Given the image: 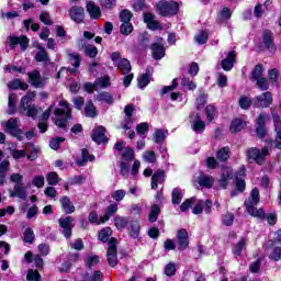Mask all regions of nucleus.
<instances>
[{"instance_id": "a878e982", "label": "nucleus", "mask_w": 281, "mask_h": 281, "mask_svg": "<svg viewBox=\"0 0 281 281\" xmlns=\"http://www.w3.org/2000/svg\"><path fill=\"white\" fill-rule=\"evenodd\" d=\"M29 79L31 80V85L36 89L43 87V78H41V72L38 70L29 72Z\"/></svg>"}, {"instance_id": "9d476101", "label": "nucleus", "mask_w": 281, "mask_h": 281, "mask_svg": "<svg viewBox=\"0 0 281 281\" xmlns=\"http://www.w3.org/2000/svg\"><path fill=\"white\" fill-rule=\"evenodd\" d=\"M190 124L194 133H203L205 131V121L201 120V114L193 113L190 116Z\"/></svg>"}, {"instance_id": "c756f323", "label": "nucleus", "mask_w": 281, "mask_h": 281, "mask_svg": "<svg viewBox=\"0 0 281 281\" xmlns=\"http://www.w3.org/2000/svg\"><path fill=\"white\" fill-rule=\"evenodd\" d=\"M115 214H117V204L116 203L110 204L106 207L105 214L101 216V223H106V221H109L111 216Z\"/></svg>"}, {"instance_id": "a19ab883", "label": "nucleus", "mask_w": 281, "mask_h": 281, "mask_svg": "<svg viewBox=\"0 0 281 281\" xmlns=\"http://www.w3.org/2000/svg\"><path fill=\"white\" fill-rule=\"evenodd\" d=\"M217 113L218 111L216 110V106L212 104L206 105L205 115H206L207 122H212L216 117Z\"/></svg>"}, {"instance_id": "6ab92c4d", "label": "nucleus", "mask_w": 281, "mask_h": 281, "mask_svg": "<svg viewBox=\"0 0 281 281\" xmlns=\"http://www.w3.org/2000/svg\"><path fill=\"white\" fill-rule=\"evenodd\" d=\"M165 180H166V171L158 169L151 176V190H157V188H159V183H164Z\"/></svg>"}, {"instance_id": "473e14b6", "label": "nucleus", "mask_w": 281, "mask_h": 281, "mask_svg": "<svg viewBox=\"0 0 281 281\" xmlns=\"http://www.w3.org/2000/svg\"><path fill=\"white\" fill-rule=\"evenodd\" d=\"M16 94L12 93L9 95L8 102V115H14L16 113Z\"/></svg>"}, {"instance_id": "c03bdc74", "label": "nucleus", "mask_w": 281, "mask_h": 281, "mask_svg": "<svg viewBox=\"0 0 281 281\" xmlns=\"http://www.w3.org/2000/svg\"><path fill=\"white\" fill-rule=\"evenodd\" d=\"M207 38H210V35L205 31H200L194 36V41L195 43H198V45H205V43H207Z\"/></svg>"}, {"instance_id": "338daca9", "label": "nucleus", "mask_w": 281, "mask_h": 281, "mask_svg": "<svg viewBox=\"0 0 281 281\" xmlns=\"http://www.w3.org/2000/svg\"><path fill=\"white\" fill-rule=\"evenodd\" d=\"M130 236L132 238H139V224L133 223L130 228Z\"/></svg>"}, {"instance_id": "052dcab7", "label": "nucleus", "mask_w": 281, "mask_h": 281, "mask_svg": "<svg viewBox=\"0 0 281 281\" xmlns=\"http://www.w3.org/2000/svg\"><path fill=\"white\" fill-rule=\"evenodd\" d=\"M111 196L114 201H124V198L126 196V191L123 189L116 190L112 192Z\"/></svg>"}, {"instance_id": "680f3d73", "label": "nucleus", "mask_w": 281, "mask_h": 281, "mask_svg": "<svg viewBox=\"0 0 281 281\" xmlns=\"http://www.w3.org/2000/svg\"><path fill=\"white\" fill-rule=\"evenodd\" d=\"M262 78V65H257L251 72V80H260Z\"/></svg>"}, {"instance_id": "e433bc0d", "label": "nucleus", "mask_w": 281, "mask_h": 281, "mask_svg": "<svg viewBox=\"0 0 281 281\" xmlns=\"http://www.w3.org/2000/svg\"><path fill=\"white\" fill-rule=\"evenodd\" d=\"M81 159L77 160V166H86L88 161H93L95 159L94 156L89 155V150L82 149Z\"/></svg>"}, {"instance_id": "f8f14e48", "label": "nucleus", "mask_w": 281, "mask_h": 281, "mask_svg": "<svg viewBox=\"0 0 281 281\" xmlns=\"http://www.w3.org/2000/svg\"><path fill=\"white\" fill-rule=\"evenodd\" d=\"M164 38H159L158 43H155L151 45V50H153V58L155 60H161L164 56H166V48H164Z\"/></svg>"}, {"instance_id": "864d4df0", "label": "nucleus", "mask_w": 281, "mask_h": 281, "mask_svg": "<svg viewBox=\"0 0 281 281\" xmlns=\"http://www.w3.org/2000/svg\"><path fill=\"white\" fill-rule=\"evenodd\" d=\"M99 102H105V104H113V95L109 92H102L97 95Z\"/></svg>"}, {"instance_id": "4c0bfd02", "label": "nucleus", "mask_w": 281, "mask_h": 281, "mask_svg": "<svg viewBox=\"0 0 281 281\" xmlns=\"http://www.w3.org/2000/svg\"><path fill=\"white\" fill-rule=\"evenodd\" d=\"M34 98H36V93L34 92H29L26 95H24L21 99V105H20L21 111H23V109H27V106H30V102H32Z\"/></svg>"}, {"instance_id": "37998d69", "label": "nucleus", "mask_w": 281, "mask_h": 281, "mask_svg": "<svg viewBox=\"0 0 281 281\" xmlns=\"http://www.w3.org/2000/svg\"><path fill=\"white\" fill-rule=\"evenodd\" d=\"M263 44L267 49H273V35L270 31L263 32Z\"/></svg>"}, {"instance_id": "cd10ccee", "label": "nucleus", "mask_w": 281, "mask_h": 281, "mask_svg": "<svg viewBox=\"0 0 281 281\" xmlns=\"http://www.w3.org/2000/svg\"><path fill=\"white\" fill-rule=\"evenodd\" d=\"M245 126H247V122L241 119H235L231 123L229 131L231 133H239V131H243Z\"/></svg>"}, {"instance_id": "f704fd0d", "label": "nucleus", "mask_w": 281, "mask_h": 281, "mask_svg": "<svg viewBox=\"0 0 281 281\" xmlns=\"http://www.w3.org/2000/svg\"><path fill=\"white\" fill-rule=\"evenodd\" d=\"M201 188H212L214 186V178L212 176H201L198 181Z\"/></svg>"}, {"instance_id": "ddd939ff", "label": "nucleus", "mask_w": 281, "mask_h": 281, "mask_svg": "<svg viewBox=\"0 0 281 281\" xmlns=\"http://www.w3.org/2000/svg\"><path fill=\"white\" fill-rule=\"evenodd\" d=\"M69 18L71 21H75V23H82L85 21V9L78 5L70 8Z\"/></svg>"}, {"instance_id": "f03ea898", "label": "nucleus", "mask_w": 281, "mask_h": 281, "mask_svg": "<svg viewBox=\"0 0 281 281\" xmlns=\"http://www.w3.org/2000/svg\"><path fill=\"white\" fill-rule=\"evenodd\" d=\"M59 106L54 111L53 122L58 128H67V121L71 120V108L67 101H59Z\"/></svg>"}, {"instance_id": "4be33fe9", "label": "nucleus", "mask_w": 281, "mask_h": 281, "mask_svg": "<svg viewBox=\"0 0 281 281\" xmlns=\"http://www.w3.org/2000/svg\"><path fill=\"white\" fill-rule=\"evenodd\" d=\"M10 196H18V199L25 201V199H27V188L23 183L15 184L13 187V191L11 192Z\"/></svg>"}, {"instance_id": "1a4fd4ad", "label": "nucleus", "mask_w": 281, "mask_h": 281, "mask_svg": "<svg viewBox=\"0 0 281 281\" xmlns=\"http://www.w3.org/2000/svg\"><path fill=\"white\" fill-rule=\"evenodd\" d=\"M59 227L65 238H71V231L74 229V217L66 216L59 218Z\"/></svg>"}, {"instance_id": "79ce46f5", "label": "nucleus", "mask_w": 281, "mask_h": 281, "mask_svg": "<svg viewBox=\"0 0 281 281\" xmlns=\"http://www.w3.org/2000/svg\"><path fill=\"white\" fill-rule=\"evenodd\" d=\"M247 247V239L241 238L233 248V254L235 256H241L243 250Z\"/></svg>"}, {"instance_id": "09e8293b", "label": "nucleus", "mask_w": 281, "mask_h": 281, "mask_svg": "<svg viewBox=\"0 0 281 281\" xmlns=\"http://www.w3.org/2000/svg\"><path fill=\"white\" fill-rule=\"evenodd\" d=\"M114 225L119 229H124V227H126L128 225V217L116 216L114 218Z\"/></svg>"}, {"instance_id": "2f4dec72", "label": "nucleus", "mask_w": 281, "mask_h": 281, "mask_svg": "<svg viewBox=\"0 0 281 281\" xmlns=\"http://www.w3.org/2000/svg\"><path fill=\"white\" fill-rule=\"evenodd\" d=\"M216 157L218 161H227V159L232 157V150L229 149V147H222L217 150Z\"/></svg>"}, {"instance_id": "5701e85b", "label": "nucleus", "mask_w": 281, "mask_h": 281, "mask_svg": "<svg viewBox=\"0 0 281 281\" xmlns=\"http://www.w3.org/2000/svg\"><path fill=\"white\" fill-rule=\"evenodd\" d=\"M124 113H125V124L123 125V128L125 131H128L131 128L128 124H133V113H135V106L134 105H125L124 108Z\"/></svg>"}, {"instance_id": "de8ad7c7", "label": "nucleus", "mask_w": 281, "mask_h": 281, "mask_svg": "<svg viewBox=\"0 0 281 281\" xmlns=\"http://www.w3.org/2000/svg\"><path fill=\"white\" fill-rule=\"evenodd\" d=\"M109 85H111V81H110L109 77H106V76L98 78L94 81V86L97 87V89H106V87H109Z\"/></svg>"}, {"instance_id": "bf43d9fd", "label": "nucleus", "mask_w": 281, "mask_h": 281, "mask_svg": "<svg viewBox=\"0 0 281 281\" xmlns=\"http://www.w3.org/2000/svg\"><path fill=\"white\" fill-rule=\"evenodd\" d=\"M195 203H196V198H195V196L186 200V201L180 205L181 212H188V210H190V207H192V205H194Z\"/></svg>"}, {"instance_id": "f3484780", "label": "nucleus", "mask_w": 281, "mask_h": 281, "mask_svg": "<svg viewBox=\"0 0 281 281\" xmlns=\"http://www.w3.org/2000/svg\"><path fill=\"white\" fill-rule=\"evenodd\" d=\"M14 45H20L22 52H25L30 46V38L27 36L22 35L20 37H10V47H14Z\"/></svg>"}, {"instance_id": "20e7f679", "label": "nucleus", "mask_w": 281, "mask_h": 281, "mask_svg": "<svg viewBox=\"0 0 281 281\" xmlns=\"http://www.w3.org/2000/svg\"><path fill=\"white\" fill-rule=\"evenodd\" d=\"M20 123L21 121L16 117L9 119L5 124V133L12 135V137H16L19 142H23L25 133H23V131L19 128Z\"/></svg>"}, {"instance_id": "ea45409f", "label": "nucleus", "mask_w": 281, "mask_h": 281, "mask_svg": "<svg viewBox=\"0 0 281 281\" xmlns=\"http://www.w3.org/2000/svg\"><path fill=\"white\" fill-rule=\"evenodd\" d=\"M159 214H161V207H159V205H157V204H154L151 206L150 213L148 215L149 223L157 222Z\"/></svg>"}, {"instance_id": "a18cd8bd", "label": "nucleus", "mask_w": 281, "mask_h": 281, "mask_svg": "<svg viewBox=\"0 0 281 281\" xmlns=\"http://www.w3.org/2000/svg\"><path fill=\"white\" fill-rule=\"evenodd\" d=\"M22 111H24L27 117H32V120H36V116L38 115V108L36 105H29L27 108H24Z\"/></svg>"}, {"instance_id": "aec40b11", "label": "nucleus", "mask_w": 281, "mask_h": 281, "mask_svg": "<svg viewBox=\"0 0 281 281\" xmlns=\"http://www.w3.org/2000/svg\"><path fill=\"white\" fill-rule=\"evenodd\" d=\"M144 23H146L148 30H161V24L157 20H155V14L145 13L144 14Z\"/></svg>"}, {"instance_id": "58836bf2", "label": "nucleus", "mask_w": 281, "mask_h": 281, "mask_svg": "<svg viewBox=\"0 0 281 281\" xmlns=\"http://www.w3.org/2000/svg\"><path fill=\"white\" fill-rule=\"evenodd\" d=\"M121 157L125 161H133V159H135V150H133V148H131V147H125L121 151Z\"/></svg>"}, {"instance_id": "7ed1b4c3", "label": "nucleus", "mask_w": 281, "mask_h": 281, "mask_svg": "<svg viewBox=\"0 0 281 281\" xmlns=\"http://www.w3.org/2000/svg\"><path fill=\"white\" fill-rule=\"evenodd\" d=\"M156 8L160 16H175L179 12V3L175 1H159L156 3Z\"/></svg>"}, {"instance_id": "603ef678", "label": "nucleus", "mask_w": 281, "mask_h": 281, "mask_svg": "<svg viewBox=\"0 0 281 281\" xmlns=\"http://www.w3.org/2000/svg\"><path fill=\"white\" fill-rule=\"evenodd\" d=\"M35 59L37 63H49V55H47V50H45V48H42L35 55Z\"/></svg>"}, {"instance_id": "39448f33", "label": "nucleus", "mask_w": 281, "mask_h": 281, "mask_svg": "<svg viewBox=\"0 0 281 281\" xmlns=\"http://www.w3.org/2000/svg\"><path fill=\"white\" fill-rule=\"evenodd\" d=\"M248 159H252L259 166L265 164V159L269 155V147H263L261 150L258 148H250L246 151Z\"/></svg>"}, {"instance_id": "f257e3e1", "label": "nucleus", "mask_w": 281, "mask_h": 281, "mask_svg": "<svg viewBox=\"0 0 281 281\" xmlns=\"http://www.w3.org/2000/svg\"><path fill=\"white\" fill-rule=\"evenodd\" d=\"M260 203V191H258V188H255L250 192L249 199L245 201L246 210L250 216H254L255 218H267V222L269 225H276V214H265V211L262 209H256V204Z\"/></svg>"}, {"instance_id": "5fc2aeb1", "label": "nucleus", "mask_w": 281, "mask_h": 281, "mask_svg": "<svg viewBox=\"0 0 281 281\" xmlns=\"http://www.w3.org/2000/svg\"><path fill=\"white\" fill-rule=\"evenodd\" d=\"M143 159L147 164H155L157 161V155L153 150H147L143 154Z\"/></svg>"}, {"instance_id": "423d86ee", "label": "nucleus", "mask_w": 281, "mask_h": 281, "mask_svg": "<svg viewBox=\"0 0 281 281\" xmlns=\"http://www.w3.org/2000/svg\"><path fill=\"white\" fill-rule=\"evenodd\" d=\"M273 104V95L271 92H263L252 99V106L256 109H269Z\"/></svg>"}, {"instance_id": "a211bd4d", "label": "nucleus", "mask_w": 281, "mask_h": 281, "mask_svg": "<svg viewBox=\"0 0 281 281\" xmlns=\"http://www.w3.org/2000/svg\"><path fill=\"white\" fill-rule=\"evenodd\" d=\"M234 63H236V53L231 50L226 58L221 61L222 69H224V71H232Z\"/></svg>"}, {"instance_id": "393cba45", "label": "nucleus", "mask_w": 281, "mask_h": 281, "mask_svg": "<svg viewBox=\"0 0 281 281\" xmlns=\"http://www.w3.org/2000/svg\"><path fill=\"white\" fill-rule=\"evenodd\" d=\"M87 12L90 14L91 19H100V16H102L100 7L95 5V2L93 1L88 2Z\"/></svg>"}, {"instance_id": "0eeeda50", "label": "nucleus", "mask_w": 281, "mask_h": 281, "mask_svg": "<svg viewBox=\"0 0 281 281\" xmlns=\"http://www.w3.org/2000/svg\"><path fill=\"white\" fill-rule=\"evenodd\" d=\"M106 258L110 267L117 266V239L111 238L108 244Z\"/></svg>"}, {"instance_id": "72a5a7b5", "label": "nucleus", "mask_w": 281, "mask_h": 281, "mask_svg": "<svg viewBox=\"0 0 281 281\" xmlns=\"http://www.w3.org/2000/svg\"><path fill=\"white\" fill-rule=\"evenodd\" d=\"M85 115L86 117H95L98 115V110L93 104V101H88L85 105Z\"/></svg>"}, {"instance_id": "dca6fc26", "label": "nucleus", "mask_w": 281, "mask_h": 281, "mask_svg": "<svg viewBox=\"0 0 281 281\" xmlns=\"http://www.w3.org/2000/svg\"><path fill=\"white\" fill-rule=\"evenodd\" d=\"M104 133H106L104 126H98L92 132V140L95 142V144H104L108 142L106 135Z\"/></svg>"}, {"instance_id": "4468645a", "label": "nucleus", "mask_w": 281, "mask_h": 281, "mask_svg": "<svg viewBox=\"0 0 281 281\" xmlns=\"http://www.w3.org/2000/svg\"><path fill=\"white\" fill-rule=\"evenodd\" d=\"M266 122H267V114L261 113L256 121V124H257L256 133H257V136H259L260 138L267 135V127L265 126Z\"/></svg>"}, {"instance_id": "6e6552de", "label": "nucleus", "mask_w": 281, "mask_h": 281, "mask_svg": "<svg viewBox=\"0 0 281 281\" xmlns=\"http://www.w3.org/2000/svg\"><path fill=\"white\" fill-rule=\"evenodd\" d=\"M195 204L192 209V214H203V210L205 214H212V201L211 200H198L195 201Z\"/></svg>"}, {"instance_id": "3c124183", "label": "nucleus", "mask_w": 281, "mask_h": 281, "mask_svg": "<svg viewBox=\"0 0 281 281\" xmlns=\"http://www.w3.org/2000/svg\"><path fill=\"white\" fill-rule=\"evenodd\" d=\"M155 144H164L166 142V132L164 130H156L154 133Z\"/></svg>"}, {"instance_id": "13d9d810", "label": "nucleus", "mask_w": 281, "mask_h": 281, "mask_svg": "<svg viewBox=\"0 0 281 281\" xmlns=\"http://www.w3.org/2000/svg\"><path fill=\"white\" fill-rule=\"evenodd\" d=\"M46 180L48 186H57L58 182L60 181V178L58 177V173L53 171L46 176Z\"/></svg>"}, {"instance_id": "49530a36", "label": "nucleus", "mask_w": 281, "mask_h": 281, "mask_svg": "<svg viewBox=\"0 0 281 281\" xmlns=\"http://www.w3.org/2000/svg\"><path fill=\"white\" fill-rule=\"evenodd\" d=\"M23 236H24V243H27L29 245H32L36 239V236L34 235V231L31 227L25 228Z\"/></svg>"}, {"instance_id": "c9c22d12", "label": "nucleus", "mask_w": 281, "mask_h": 281, "mask_svg": "<svg viewBox=\"0 0 281 281\" xmlns=\"http://www.w3.org/2000/svg\"><path fill=\"white\" fill-rule=\"evenodd\" d=\"M111 236H113L111 227H104L99 232V240H101V243H109Z\"/></svg>"}, {"instance_id": "c85d7f7f", "label": "nucleus", "mask_w": 281, "mask_h": 281, "mask_svg": "<svg viewBox=\"0 0 281 281\" xmlns=\"http://www.w3.org/2000/svg\"><path fill=\"white\" fill-rule=\"evenodd\" d=\"M114 67H116V69L121 71L123 76H126V74H131V61H128V59L126 58L121 59L120 63Z\"/></svg>"}, {"instance_id": "412c9836", "label": "nucleus", "mask_w": 281, "mask_h": 281, "mask_svg": "<svg viewBox=\"0 0 281 281\" xmlns=\"http://www.w3.org/2000/svg\"><path fill=\"white\" fill-rule=\"evenodd\" d=\"M177 240H178L180 251L188 249V245H190V241L188 239V231L180 229L177 234Z\"/></svg>"}, {"instance_id": "0e129e2a", "label": "nucleus", "mask_w": 281, "mask_h": 281, "mask_svg": "<svg viewBox=\"0 0 281 281\" xmlns=\"http://www.w3.org/2000/svg\"><path fill=\"white\" fill-rule=\"evenodd\" d=\"M133 32V24L131 22H122L121 34L128 36Z\"/></svg>"}, {"instance_id": "8fccbe9b", "label": "nucleus", "mask_w": 281, "mask_h": 281, "mask_svg": "<svg viewBox=\"0 0 281 281\" xmlns=\"http://www.w3.org/2000/svg\"><path fill=\"white\" fill-rule=\"evenodd\" d=\"M239 106L240 109H244L245 111H247V109H249V106H251V104H254V100H251L249 97L247 95H241L239 98Z\"/></svg>"}, {"instance_id": "2eb2a0df", "label": "nucleus", "mask_w": 281, "mask_h": 281, "mask_svg": "<svg viewBox=\"0 0 281 281\" xmlns=\"http://www.w3.org/2000/svg\"><path fill=\"white\" fill-rule=\"evenodd\" d=\"M234 178V170L232 169V167H226L224 169H222V176L220 179V187L223 188L225 190V188H227V186H229V179Z\"/></svg>"}, {"instance_id": "bb28decb", "label": "nucleus", "mask_w": 281, "mask_h": 281, "mask_svg": "<svg viewBox=\"0 0 281 281\" xmlns=\"http://www.w3.org/2000/svg\"><path fill=\"white\" fill-rule=\"evenodd\" d=\"M153 76V67L147 68V72L140 76L138 81L139 89H145L150 83V77Z\"/></svg>"}, {"instance_id": "774afa93", "label": "nucleus", "mask_w": 281, "mask_h": 281, "mask_svg": "<svg viewBox=\"0 0 281 281\" xmlns=\"http://www.w3.org/2000/svg\"><path fill=\"white\" fill-rule=\"evenodd\" d=\"M103 278L104 274L100 270H97L92 273L90 279H85L83 281H102Z\"/></svg>"}, {"instance_id": "4d7b16f0", "label": "nucleus", "mask_w": 281, "mask_h": 281, "mask_svg": "<svg viewBox=\"0 0 281 281\" xmlns=\"http://www.w3.org/2000/svg\"><path fill=\"white\" fill-rule=\"evenodd\" d=\"M68 56L70 65H72L75 69H78V67H80V55L78 53H71L68 54Z\"/></svg>"}, {"instance_id": "69168bd1", "label": "nucleus", "mask_w": 281, "mask_h": 281, "mask_svg": "<svg viewBox=\"0 0 281 281\" xmlns=\"http://www.w3.org/2000/svg\"><path fill=\"white\" fill-rule=\"evenodd\" d=\"M27 281H41V274L38 270H29L26 274Z\"/></svg>"}, {"instance_id": "9b49d317", "label": "nucleus", "mask_w": 281, "mask_h": 281, "mask_svg": "<svg viewBox=\"0 0 281 281\" xmlns=\"http://www.w3.org/2000/svg\"><path fill=\"white\" fill-rule=\"evenodd\" d=\"M78 47L79 49H83L86 56H89V58H95L98 56V47L87 44L85 40L78 41Z\"/></svg>"}, {"instance_id": "b1692460", "label": "nucleus", "mask_w": 281, "mask_h": 281, "mask_svg": "<svg viewBox=\"0 0 281 281\" xmlns=\"http://www.w3.org/2000/svg\"><path fill=\"white\" fill-rule=\"evenodd\" d=\"M59 201L66 214H74L76 212V206H74L69 196L65 195Z\"/></svg>"}, {"instance_id": "6e6d98bb", "label": "nucleus", "mask_w": 281, "mask_h": 281, "mask_svg": "<svg viewBox=\"0 0 281 281\" xmlns=\"http://www.w3.org/2000/svg\"><path fill=\"white\" fill-rule=\"evenodd\" d=\"M181 87H187L189 91H194L196 89V83L188 77H183L180 82Z\"/></svg>"}, {"instance_id": "e2e57ef3", "label": "nucleus", "mask_w": 281, "mask_h": 281, "mask_svg": "<svg viewBox=\"0 0 281 281\" xmlns=\"http://www.w3.org/2000/svg\"><path fill=\"white\" fill-rule=\"evenodd\" d=\"M40 21L44 23V25H53L52 15L47 11H44L40 14Z\"/></svg>"}, {"instance_id": "7c9ffc66", "label": "nucleus", "mask_w": 281, "mask_h": 281, "mask_svg": "<svg viewBox=\"0 0 281 281\" xmlns=\"http://www.w3.org/2000/svg\"><path fill=\"white\" fill-rule=\"evenodd\" d=\"M183 201V191L181 188H175L171 192V202L173 205H179Z\"/></svg>"}]
</instances>
